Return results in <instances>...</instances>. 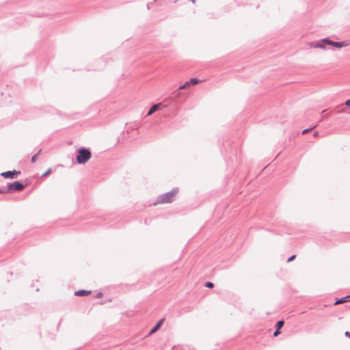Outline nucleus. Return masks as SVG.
I'll return each instance as SVG.
<instances>
[{
  "label": "nucleus",
  "instance_id": "16",
  "mask_svg": "<svg viewBox=\"0 0 350 350\" xmlns=\"http://www.w3.org/2000/svg\"><path fill=\"white\" fill-rule=\"evenodd\" d=\"M345 105L347 106V107H350V98L349 100H347L345 103Z\"/></svg>",
  "mask_w": 350,
  "mask_h": 350
},
{
  "label": "nucleus",
  "instance_id": "17",
  "mask_svg": "<svg viewBox=\"0 0 350 350\" xmlns=\"http://www.w3.org/2000/svg\"><path fill=\"white\" fill-rule=\"evenodd\" d=\"M312 129H305L302 131V134H306L309 131H310Z\"/></svg>",
  "mask_w": 350,
  "mask_h": 350
},
{
  "label": "nucleus",
  "instance_id": "14",
  "mask_svg": "<svg viewBox=\"0 0 350 350\" xmlns=\"http://www.w3.org/2000/svg\"><path fill=\"white\" fill-rule=\"evenodd\" d=\"M37 155H38V154H35V155H33V156L31 157V162H32V163L36 162V161L37 160Z\"/></svg>",
  "mask_w": 350,
  "mask_h": 350
},
{
  "label": "nucleus",
  "instance_id": "22",
  "mask_svg": "<svg viewBox=\"0 0 350 350\" xmlns=\"http://www.w3.org/2000/svg\"><path fill=\"white\" fill-rule=\"evenodd\" d=\"M318 134H319V133H318V132H317V131H316V132H314V136H317V135H318Z\"/></svg>",
  "mask_w": 350,
  "mask_h": 350
},
{
  "label": "nucleus",
  "instance_id": "2",
  "mask_svg": "<svg viewBox=\"0 0 350 350\" xmlns=\"http://www.w3.org/2000/svg\"><path fill=\"white\" fill-rule=\"evenodd\" d=\"M91 158V152L85 148H80L78 150L77 161L79 164L85 163Z\"/></svg>",
  "mask_w": 350,
  "mask_h": 350
},
{
  "label": "nucleus",
  "instance_id": "1",
  "mask_svg": "<svg viewBox=\"0 0 350 350\" xmlns=\"http://www.w3.org/2000/svg\"><path fill=\"white\" fill-rule=\"evenodd\" d=\"M326 45L336 47L337 49H341L342 47H346L349 46V42L347 41L334 42L329 40L327 38H325L319 40L310 42L308 43V46L310 48L320 49L322 50L326 49Z\"/></svg>",
  "mask_w": 350,
  "mask_h": 350
},
{
  "label": "nucleus",
  "instance_id": "9",
  "mask_svg": "<svg viewBox=\"0 0 350 350\" xmlns=\"http://www.w3.org/2000/svg\"><path fill=\"white\" fill-rule=\"evenodd\" d=\"M349 297H350V296H347L345 297H343V298H341V299L337 300L335 302V305H338V304H343V303L346 302L349 299Z\"/></svg>",
  "mask_w": 350,
  "mask_h": 350
},
{
  "label": "nucleus",
  "instance_id": "4",
  "mask_svg": "<svg viewBox=\"0 0 350 350\" xmlns=\"http://www.w3.org/2000/svg\"><path fill=\"white\" fill-rule=\"evenodd\" d=\"M24 189V185L19 183L18 181H15L13 183H11L8 186V191H21Z\"/></svg>",
  "mask_w": 350,
  "mask_h": 350
},
{
  "label": "nucleus",
  "instance_id": "7",
  "mask_svg": "<svg viewBox=\"0 0 350 350\" xmlns=\"http://www.w3.org/2000/svg\"><path fill=\"white\" fill-rule=\"evenodd\" d=\"M161 106V104L160 103H158V104H155L150 109V110L148 111V116H150L152 115L153 113H154L156 111H157L159 107Z\"/></svg>",
  "mask_w": 350,
  "mask_h": 350
},
{
  "label": "nucleus",
  "instance_id": "13",
  "mask_svg": "<svg viewBox=\"0 0 350 350\" xmlns=\"http://www.w3.org/2000/svg\"><path fill=\"white\" fill-rule=\"evenodd\" d=\"M205 286L206 287H208V288H212L213 287V284L212 282H207L205 284Z\"/></svg>",
  "mask_w": 350,
  "mask_h": 350
},
{
  "label": "nucleus",
  "instance_id": "12",
  "mask_svg": "<svg viewBox=\"0 0 350 350\" xmlns=\"http://www.w3.org/2000/svg\"><path fill=\"white\" fill-rule=\"evenodd\" d=\"M189 86L188 81H187L184 85L179 87V90H184Z\"/></svg>",
  "mask_w": 350,
  "mask_h": 350
},
{
  "label": "nucleus",
  "instance_id": "3",
  "mask_svg": "<svg viewBox=\"0 0 350 350\" xmlns=\"http://www.w3.org/2000/svg\"><path fill=\"white\" fill-rule=\"evenodd\" d=\"M178 193V189H174L170 192H167L159 198L157 203H170L172 202L173 198Z\"/></svg>",
  "mask_w": 350,
  "mask_h": 350
},
{
  "label": "nucleus",
  "instance_id": "10",
  "mask_svg": "<svg viewBox=\"0 0 350 350\" xmlns=\"http://www.w3.org/2000/svg\"><path fill=\"white\" fill-rule=\"evenodd\" d=\"M189 85H194L199 83V80L196 78L191 79L190 81H188Z\"/></svg>",
  "mask_w": 350,
  "mask_h": 350
},
{
  "label": "nucleus",
  "instance_id": "15",
  "mask_svg": "<svg viewBox=\"0 0 350 350\" xmlns=\"http://www.w3.org/2000/svg\"><path fill=\"white\" fill-rule=\"evenodd\" d=\"M51 172V169H49L44 174H43V176H47L48 174H49Z\"/></svg>",
  "mask_w": 350,
  "mask_h": 350
},
{
  "label": "nucleus",
  "instance_id": "19",
  "mask_svg": "<svg viewBox=\"0 0 350 350\" xmlns=\"http://www.w3.org/2000/svg\"><path fill=\"white\" fill-rule=\"evenodd\" d=\"M280 334V331L276 329V331L274 332L273 336H277Z\"/></svg>",
  "mask_w": 350,
  "mask_h": 350
},
{
  "label": "nucleus",
  "instance_id": "18",
  "mask_svg": "<svg viewBox=\"0 0 350 350\" xmlns=\"http://www.w3.org/2000/svg\"><path fill=\"white\" fill-rule=\"evenodd\" d=\"M295 258V256L293 255L292 256H291L288 259V262H291V260H293L294 258Z\"/></svg>",
  "mask_w": 350,
  "mask_h": 350
},
{
  "label": "nucleus",
  "instance_id": "20",
  "mask_svg": "<svg viewBox=\"0 0 350 350\" xmlns=\"http://www.w3.org/2000/svg\"><path fill=\"white\" fill-rule=\"evenodd\" d=\"M7 193V191L5 190L0 189V193Z\"/></svg>",
  "mask_w": 350,
  "mask_h": 350
},
{
  "label": "nucleus",
  "instance_id": "11",
  "mask_svg": "<svg viewBox=\"0 0 350 350\" xmlns=\"http://www.w3.org/2000/svg\"><path fill=\"white\" fill-rule=\"evenodd\" d=\"M283 325H284V321H278L277 323V325H276L278 330H280V329H281Z\"/></svg>",
  "mask_w": 350,
  "mask_h": 350
},
{
  "label": "nucleus",
  "instance_id": "8",
  "mask_svg": "<svg viewBox=\"0 0 350 350\" xmlns=\"http://www.w3.org/2000/svg\"><path fill=\"white\" fill-rule=\"evenodd\" d=\"M90 293V291H87L84 290H81L75 292V295L77 296H85L88 295Z\"/></svg>",
  "mask_w": 350,
  "mask_h": 350
},
{
  "label": "nucleus",
  "instance_id": "5",
  "mask_svg": "<svg viewBox=\"0 0 350 350\" xmlns=\"http://www.w3.org/2000/svg\"><path fill=\"white\" fill-rule=\"evenodd\" d=\"M19 174L20 172L14 170L2 172L1 175L3 176L5 178H16L17 175Z\"/></svg>",
  "mask_w": 350,
  "mask_h": 350
},
{
  "label": "nucleus",
  "instance_id": "21",
  "mask_svg": "<svg viewBox=\"0 0 350 350\" xmlns=\"http://www.w3.org/2000/svg\"><path fill=\"white\" fill-rule=\"evenodd\" d=\"M345 336H348V337H350V333L349 332H345Z\"/></svg>",
  "mask_w": 350,
  "mask_h": 350
},
{
  "label": "nucleus",
  "instance_id": "6",
  "mask_svg": "<svg viewBox=\"0 0 350 350\" xmlns=\"http://www.w3.org/2000/svg\"><path fill=\"white\" fill-rule=\"evenodd\" d=\"M163 321H164L163 319H161L157 323V325L150 330V332H149V335H151V334L155 333L161 327V326L162 325Z\"/></svg>",
  "mask_w": 350,
  "mask_h": 350
}]
</instances>
